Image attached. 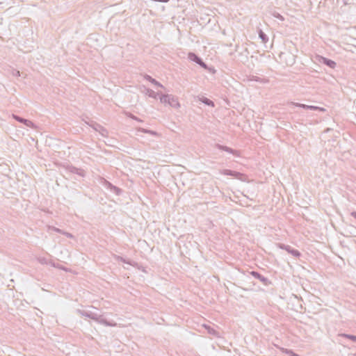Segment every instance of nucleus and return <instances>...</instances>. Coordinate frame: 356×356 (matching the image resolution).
Segmentation results:
<instances>
[{
    "label": "nucleus",
    "mask_w": 356,
    "mask_h": 356,
    "mask_svg": "<svg viewBox=\"0 0 356 356\" xmlns=\"http://www.w3.org/2000/svg\"><path fill=\"white\" fill-rule=\"evenodd\" d=\"M76 313L81 316L89 318L105 326L113 327L116 325V323L107 321L106 318H103L102 315H99L91 312H87L79 309L76 310Z\"/></svg>",
    "instance_id": "obj_1"
},
{
    "label": "nucleus",
    "mask_w": 356,
    "mask_h": 356,
    "mask_svg": "<svg viewBox=\"0 0 356 356\" xmlns=\"http://www.w3.org/2000/svg\"><path fill=\"white\" fill-rule=\"evenodd\" d=\"M159 99L161 103L164 104H168L172 108H179L180 107V104L178 101V98L175 95L168 94H161L159 97Z\"/></svg>",
    "instance_id": "obj_2"
},
{
    "label": "nucleus",
    "mask_w": 356,
    "mask_h": 356,
    "mask_svg": "<svg viewBox=\"0 0 356 356\" xmlns=\"http://www.w3.org/2000/svg\"><path fill=\"white\" fill-rule=\"evenodd\" d=\"M220 174L223 175L227 176H231L235 179H237L238 180H241L242 181H245L248 179L247 175L241 173L240 172L229 170V169H224L220 170Z\"/></svg>",
    "instance_id": "obj_3"
},
{
    "label": "nucleus",
    "mask_w": 356,
    "mask_h": 356,
    "mask_svg": "<svg viewBox=\"0 0 356 356\" xmlns=\"http://www.w3.org/2000/svg\"><path fill=\"white\" fill-rule=\"evenodd\" d=\"M314 62L323 64L331 69H334L337 66L335 61L318 54L314 57Z\"/></svg>",
    "instance_id": "obj_4"
},
{
    "label": "nucleus",
    "mask_w": 356,
    "mask_h": 356,
    "mask_svg": "<svg viewBox=\"0 0 356 356\" xmlns=\"http://www.w3.org/2000/svg\"><path fill=\"white\" fill-rule=\"evenodd\" d=\"M277 247L280 249L286 250L288 253L291 254L296 258H300L302 255L300 252L296 249L293 248L289 245L284 243H278L276 244Z\"/></svg>",
    "instance_id": "obj_5"
},
{
    "label": "nucleus",
    "mask_w": 356,
    "mask_h": 356,
    "mask_svg": "<svg viewBox=\"0 0 356 356\" xmlns=\"http://www.w3.org/2000/svg\"><path fill=\"white\" fill-rule=\"evenodd\" d=\"M188 58L193 62H195L197 65H199L202 68L207 70L209 69L208 65L203 61L202 58H200L198 55L193 52H189L188 54Z\"/></svg>",
    "instance_id": "obj_6"
},
{
    "label": "nucleus",
    "mask_w": 356,
    "mask_h": 356,
    "mask_svg": "<svg viewBox=\"0 0 356 356\" xmlns=\"http://www.w3.org/2000/svg\"><path fill=\"white\" fill-rule=\"evenodd\" d=\"M250 274L255 279L259 280L265 286H268L271 284V282L267 277H264L257 271L252 270L250 272Z\"/></svg>",
    "instance_id": "obj_7"
},
{
    "label": "nucleus",
    "mask_w": 356,
    "mask_h": 356,
    "mask_svg": "<svg viewBox=\"0 0 356 356\" xmlns=\"http://www.w3.org/2000/svg\"><path fill=\"white\" fill-rule=\"evenodd\" d=\"M66 170L72 173V174H76V175H79L80 177H85L86 175V172L84 170L81 169V168H78L75 166H73L72 165H67L66 166H65Z\"/></svg>",
    "instance_id": "obj_8"
},
{
    "label": "nucleus",
    "mask_w": 356,
    "mask_h": 356,
    "mask_svg": "<svg viewBox=\"0 0 356 356\" xmlns=\"http://www.w3.org/2000/svg\"><path fill=\"white\" fill-rule=\"evenodd\" d=\"M13 118L16 121L25 124L26 127H31V128H33V129L36 128V126L35 125V124L32 121H31L29 120L23 118H22V117H20V116H19L17 115H15V114H13Z\"/></svg>",
    "instance_id": "obj_9"
},
{
    "label": "nucleus",
    "mask_w": 356,
    "mask_h": 356,
    "mask_svg": "<svg viewBox=\"0 0 356 356\" xmlns=\"http://www.w3.org/2000/svg\"><path fill=\"white\" fill-rule=\"evenodd\" d=\"M216 147L218 148L220 150L227 152L228 153H230L233 154L234 156L238 157L240 156V152L238 150L234 149L229 147L222 145L220 144H216Z\"/></svg>",
    "instance_id": "obj_10"
},
{
    "label": "nucleus",
    "mask_w": 356,
    "mask_h": 356,
    "mask_svg": "<svg viewBox=\"0 0 356 356\" xmlns=\"http://www.w3.org/2000/svg\"><path fill=\"white\" fill-rule=\"evenodd\" d=\"M144 78L149 81L151 83L159 87V88H164V86L160 83L158 81H156L155 79L152 78L151 76L148 75V74H145L144 76Z\"/></svg>",
    "instance_id": "obj_11"
},
{
    "label": "nucleus",
    "mask_w": 356,
    "mask_h": 356,
    "mask_svg": "<svg viewBox=\"0 0 356 356\" xmlns=\"http://www.w3.org/2000/svg\"><path fill=\"white\" fill-rule=\"evenodd\" d=\"M145 95H148L149 97L157 99L158 96L160 97L161 94L159 92H156L153 90L149 88H145Z\"/></svg>",
    "instance_id": "obj_12"
},
{
    "label": "nucleus",
    "mask_w": 356,
    "mask_h": 356,
    "mask_svg": "<svg viewBox=\"0 0 356 356\" xmlns=\"http://www.w3.org/2000/svg\"><path fill=\"white\" fill-rule=\"evenodd\" d=\"M340 338H345L351 340L353 342H356V335L349 334L346 333H341L338 334Z\"/></svg>",
    "instance_id": "obj_13"
},
{
    "label": "nucleus",
    "mask_w": 356,
    "mask_h": 356,
    "mask_svg": "<svg viewBox=\"0 0 356 356\" xmlns=\"http://www.w3.org/2000/svg\"><path fill=\"white\" fill-rule=\"evenodd\" d=\"M200 100L203 104H204L205 105H207L209 106L214 107V106H215L214 102L207 97H202L201 98H200Z\"/></svg>",
    "instance_id": "obj_14"
},
{
    "label": "nucleus",
    "mask_w": 356,
    "mask_h": 356,
    "mask_svg": "<svg viewBox=\"0 0 356 356\" xmlns=\"http://www.w3.org/2000/svg\"><path fill=\"white\" fill-rule=\"evenodd\" d=\"M259 38L263 43H266L268 41V35L261 29L259 31Z\"/></svg>",
    "instance_id": "obj_15"
},
{
    "label": "nucleus",
    "mask_w": 356,
    "mask_h": 356,
    "mask_svg": "<svg viewBox=\"0 0 356 356\" xmlns=\"http://www.w3.org/2000/svg\"><path fill=\"white\" fill-rule=\"evenodd\" d=\"M205 327L207 330L209 334L216 337H219V332L214 328L211 327V326H206Z\"/></svg>",
    "instance_id": "obj_16"
},
{
    "label": "nucleus",
    "mask_w": 356,
    "mask_h": 356,
    "mask_svg": "<svg viewBox=\"0 0 356 356\" xmlns=\"http://www.w3.org/2000/svg\"><path fill=\"white\" fill-rule=\"evenodd\" d=\"M93 129L97 131H99L102 136L104 135V132H107L102 125L97 123L93 125Z\"/></svg>",
    "instance_id": "obj_17"
},
{
    "label": "nucleus",
    "mask_w": 356,
    "mask_h": 356,
    "mask_svg": "<svg viewBox=\"0 0 356 356\" xmlns=\"http://www.w3.org/2000/svg\"><path fill=\"white\" fill-rule=\"evenodd\" d=\"M289 105H292V106H296V107L302 108L305 109V110H309V105H307V104H300V103H296V102H290Z\"/></svg>",
    "instance_id": "obj_18"
},
{
    "label": "nucleus",
    "mask_w": 356,
    "mask_h": 356,
    "mask_svg": "<svg viewBox=\"0 0 356 356\" xmlns=\"http://www.w3.org/2000/svg\"><path fill=\"white\" fill-rule=\"evenodd\" d=\"M103 185L108 189H109L110 191H111V189L113 188V187H114L115 186L113 184H112L111 182H109L108 181H107L106 179H104L103 182H102Z\"/></svg>",
    "instance_id": "obj_19"
},
{
    "label": "nucleus",
    "mask_w": 356,
    "mask_h": 356,
    "mask_svg": "<svg viewBox=\"0 0 356 356\" xmlns=\"http://www.w3.org/2000/svg\"><path fill=\"white\" fill-rule=\"evenodd\" d=\"M103 185L108 189H109L110 191H111V189L113 188V187H114L115 186L113 184H112L111 182H109L108 181H107L106 179H104L103 182H102Z\"/></svg>",
    "instance_id": "obj_20"
},
{
    "label": "nucleus",
    "mask_w": 356,
    "mask_h": 356,
    "mask_svg": "<svg viewBox=\"0 0 356 356\" xmlns=\"http://www.w3.org/2000/svg\"><path fill=\"white\" fill-rule=\"evenodd\" d=\"M309 110H310V111H322V112L325 111V109L324 108L319 107V106H310V105H309Z\"/></svg>",
    "instance_id": "obj_21"
},
{
    "label": "nucleus",
    "mask_w": 356,
    "mask_h": 356,
    "mask_svg": "<svg viewBox=\"0 0 356 356\" xmlns=\"http://www.w3.org/2000/svg\"><path fill=\"white\" fill-rule=\"evenodd\" d=\"M111 191L114 193L115 195H119L122 192V190L115 186L114 187H113Z\"/></svg>",
    "instance_id": "obj_22"
},
{
    "label": "nucleus",
    "mask_w": 356,
    "mask_h": 356,
    "mask_svg": "<svg viewBox=\"0 0 356 356\" xmlns=\"http://www.w3.org/2000/svg\"><path fill=\"white\" fill-rule=\"evenodd\" d=\"M273 16L282 22L284 20V17L277 12H274Z\"/></svg>",
    "instance_id": "obj_23"
},
{
    "label": "nucleus",
    "mask_w": 356,
    "mask_h": 356,
    "mask_svg": "<svg viewBox=\"0 0 356 356\" xmlns=\"http://www.w3.org/2000/svg\"><path fill=\"white\" fill-rule=\"evenodd\" d=\"M127 116L129 118H131L132 120H136L138 122H142L143 120H140V118H138V117H136V115H133L132 113H128L127 114Z\"/></svg>",
    "instance_id": "obj_24"
},
{
    "label": "nucleus",
    "mask_w": 356,
    "mask_h": 356,
    "mask_svg": "<svg viewBox=\"0 0 356 356\" xmlns=\"http://www.w3.org/2000/svg\"><path fill=\"white\" fill-rule=\"evenodd\" d=\"M38 261L41 264H49V260L47 258H45V257H40V258H38Z\"/></svg>",
    "instance_id": "obj_25"
},
{
    "label": "nucleus",
    "mask_w": 356,
    "mask_h": 356,
    "mask_svg": "<svg viewBox=\"0 0 356 356\" xmlns=\"http://www.w3.org/2000/svg\"><path fill=\"white\" fill-rule=\"evenodd\" d=\"M285 353L289 356H300L298 354L294 353L292 350L286 349Z\"/></svg>",
    "instance_id": "obj_26"
},
{
    "label": "nucleus",
    "mask_w": 356,
    "mask_h": 356,
    "mask_svg": "<svg viewBox=\"0 0 356 356\" xmlns=\"http://www.w3.org/2000/svg\"><path fill=\"white\" fill-rule=\"evenodd\" d=\"M12 74L14 76L18 77V76H20V72L19 70H17L13 69L12 70Z\"/></svg>",
    "instance_id": "obj_27"
},
{
    "label": "nucleus",
    "mask_w": 356,
    "mask_h": 356,
    "mask_svg": "<svg viewBox=\"0 0 356 356\" xmlns=\"http://www.w3.org/2000/svg\"><path fill=\"white\" fill-rule=\"evenodd\" d=\"M250 80H251V81H260L261 78H260V77H259V76H254V75H252V76L250 77Z\"/></svg>",
    "instance_id": "obj_28"
},
{
    "label": "nucleus",
    "mask_w": 356,
    "mask_h": 356,
    "mask_svg": "<svg viewBox=\"0 0 356 356\" xmlns=\"http://www.w3.org/2000/svg\"><path fill=\"white\" fill-rule=\"evenodd\" d=\"M138 131L140 132H143V133H145V134H149V129H146L144 128H139Z\"/></svg>",
    "instance_id": "obj_29"
},
{
    "label": "nucleus",
    "mask_w": 356,
    "mask_h": 356,
    "mask_svg": "<svg viewBox=\"0 0 356 356\" xmlns=\"http://www.w3.org/2000/svg\"><path fill=\"white\" fill-rule=\"evenodd\" d=\"M118 259L123 263L130 264L129 262H127L126 259L122 257H118Z\"/></svg>",
    "instance_id": "obj_30"
},
{
    "label": "nucleus",
    "mask_w": 356,
    "mask_h": 356,
    "mask_svg": "<svg viewBox=\"0 0 356 356\" xmlns=\"http://www.w3.org/2000/svg\"><path fill=\"white\" fill-rule=\"evenodd\" d=\"M51 266L59 269H64V268L61 267L59 264L56 265L54 263H51Z\"/></svg>",
    "instance_id": "obj_31"
},
{
    "label": "nucleus",
    "mask_w": 356,
    "mask_h": 356,
    "mask_svg": "<svg viewBox=\"0 0 356 356\" xmlns=\"http://www.w3.org/2000/svg\"><path fill=\"white\" fill-rule=\"evenodd\" d=\"M149 134L152 136H156L157 135V133L155 131L149 130Z\"/></svg>",
    "instance_id": "obj_32"
},
{
    "label": "nucleus",
    "mask_w": 356,
    "mask_h": 356,
    "mask_svg": "<svg viewBox=\"0 0 356 356\" xmlns=\"http://www.w3.org/2000/svg\"><path fill=\"white\" fill-rule=\"evenodd\" d=\"M53 229H54V230L55 232H58V233H62L61 230H60V229H58V228L54 227Z\"/></svg>",
    "instance_id": "obj_33"
},
{
    "label": "nucleus",
    "mask_w": 356,
    "mask_h": 356,
    "mask_svg": "<svg viewBox=\"0 0 356 356\" xmlns=\"http://www.w3.org/2000/svg\"><path fill=\"white\" fill-rule=\"evenodd\" d=\"M350 215L356 219V211L351 212Z\"/></svg>",
    "instance_id": "obj_34"
},
{
    "label": "nucleus",
    "mask_w": 356,
    "mask_h": 356,
    "mask_svg": "<svg viewBox=\"0 0 356 356\" xmlns=\"http://www.w3.org/2000/svg\"><path fill=\"white\" fill-rule=\"evenodd\" d=\"M65 235L67 236V237H72V235L71 234H69V233H67L65 234Z\"/></svg>",
    "instance_id": "obj_35"
}]
</instances>
